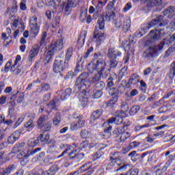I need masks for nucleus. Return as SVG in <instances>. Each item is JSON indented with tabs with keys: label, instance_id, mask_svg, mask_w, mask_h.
Returning a JSON list of instances; mask_svg holds the SVG:
<instances>
[{
	"label": "nucleus",
	"instance_id": "20e7f679",
	"mask_svg": "<svg viewBox=\"0 0 175 175\" xmlns=\"http://www.w3.org/2000/svg\"><path fill=\"white\" fill-rule=\"evenodd\" d=\"M68 151H72L69 154V157L71 159H75L77 162H80L83 158H84V153L83 152H80L76 154L77 151H79V144H73L72 146H69L66 150H64L60 155L57 157V159L62 158L68 152Z\"/></svg>",
	"mask_w": 175,
	"mask_h": 175
},
{
	"label": "nucleus",
	"instance_id": "bf43d9fd",
	"mask_svg": "<svg viewBox=\"0 0 175 175\" xmlns=\"http://www.w3.org/2000/svg\"><path fill=\"white\" fill-rule=\"evenodd\" d=\"M131 9H132V3H127L123 8V12H124V13H126L128 10H131Z\"/></svg>",
	"mask_w": 175,
	"mask_h": 175
},
{
	"label": "nucleus",
	"instance_id": "49530a36",
	"mask_svg": "<svg viewBox=\"0 0 175 175\" xmlns=\"http://www.w3.org/2000/svg\"><path fill=\"white\" fill-rule=\"evenodd\" d=\"M102 9H103V2L99 1L97 5L96 6V10L97 13H100V12H102Z\"/></svg>",
	"mask_w": 175,
	"mask_h": 175
},
{
	"label": "nucleus",
	"instance_id": "412c9836",
	"mask_svg": "<svg viewBox=\"0 0 175 175\" xmlns=\"http://www.w3.org/2000/svg\"><path fill=\"white\" fill-rule=\"evenodd\" d=\"M57 172H58V166L53 165L48 171L40 170L39 173H42V175H54Z\"/></svg>",
	"mask_w": 175,
	"mask_h": 175
},
{
	"label": "nucleus",
	"instance_id": "39448f33",
	"mask_svg": "<svg viewBox=\"0 0 175 175\" xmlns=\"http://www.w3.org/2000/svg\"><path fill=\"white\" fill-rule=\"evenodd\" d=\"M64 49V40L62 38L57 40L56 42H53L46 53V61L50 62L53 60V56L56 54L57 52L61 51Z\"/></svg>",
	"mask_w": 175,
	"mask_h": 175
},
{
	"label": "nucleus",
	"instance_id": "5701e85b",
	"mask_svg": "<svg viewBox=\"0 0 175 175\" xmlns=\"http://www.w3.org/2000/svg\"><path fill=\"white\" fill-rule=\"evenodd\" d=\"M102 110L100 109H98L96 111H95L94 112H93L92 116H91V124H94V121H95V120H98V118H100V117H102Z\"/></svg>",
	"mask_w": 175,
	"mask_h": 175
},
{
	"label": "nucleus",
	"instance_id": "393cba45",
	"mask_svg": "<svg viewBox=\"0 0 175 175\" xmlns=\"http://www.w3.org/2000/svg\"><path fill=\"white\" fill-rule=\"evenodd\" d=\"M72 55H73V47H69L65 55V62L66 64H69V62L70 61V58H72Z\"/></svg>",
	"mask_w": 175,
	"mask_h": 175
},
{
	"label": "nucleus",
	"instance_id": "c756f323",
	"mask_svg": "<svg viewBox=\"0 0 175 175\" xmlns=\"http://www.w3.org/2000/svg\"><path fill=\"white\" fill-rule=\"evenodd\" d=\"M25 128L26 131L28 132H31L33 128H35V124H33V121L29 120L25 124Z\"/></svg>",
	"mask_w": 175,
	"mask_h": 175
},
{
	"label": "nucleus",
	"instance_id": "de8ad7c7",
	"mask_svg": "<svg viewBox=\"0 0 175 175\" xmlns=\"http://www.w3.org/2000/svg\"><path fill=\"white\" fill-rule=\"evenodd\" d=\"M12 170H13V166H10L3 172L0 171V175H9L12 173Z\"/></svg>",
	"mask_w": 175,
	"mask_h": 175
},
{
	"label": "nucleus",
	"instance_id": "e2e57ef3",
	"mask_svg": "<svg viewBox=\"0 0 175 175\" xmlns=\"http://www.w3.org/2000/svg\"><path fill=\"white\" fill-rule=\"evenodd\" d=\"M16 140L15 139L14 137L12 136V135L8 137V144H14V143L16 142Z\"/></svg>",
	"mask_w": 175,
	"mask_h": 175
},
{
	"label": "nucleus",
	"instance_id": "1a4fd4ad",
	"mask_svg": "<svg viewBox=\"0 0 175 175\" xmlns=\"http://www.w3.org/2000/svg\"><path fill=\"white\" fill-rule=\"evenodd\" d=\"M121 55H122V53L115 48L110 47L109 49L107 56L108 58L111 59V61L108 62L109 64V68H116L117 66V61L114 59H116L117 57H121Z\"/></svg>",
	"mask_w": 175,
	"mask_h": 175
},
{
	"label": "nucleus",
	"instance_id": "72a5a7b5",
	"mask_svg": "<svg viewBox=\"0 0 175 175\" xmlns=\"http://www.w3.org/2000/svg\"><path fill=\"white\" fill-rule=\"evenodd\" d=\"M1 40H3V41L4 42L3 44L4 46H8V44H9L10 43H12V40H10V38H9V37H8L6 36V33H3L1 34Z\"/></svg>",
	"mask_w": 175,
	"mask_h": 175
},
{
	"label": "nucleus",
	"instance_id": "f03ea898",
	"mask_svg": "<svg viewBox=\"0 0 175 175\" xmlns=\"http://www.w3.org/2000/svg\"><path fill=\"white\" fill-rule=\"evenodd\" d=\"M88 72H83L79 75L75 83V87L74 92L75 94H79V102L82 106L87 105L88 98L85 96V90L90 87V83L88 82Z\"/></svg>",
	"mask_w": 175,
	"mask_h": 175
},
{
	"label": "nucleus",
	"instance_id": "2eb2a0df",
	"mask_svg": "<svg viewBox=\"0 0 175 175\" xmlns=\"http://www.w3.org/2000/svg\"><path fill=\"white\" fill-rule=\"evenodd\" d=\"M8 118L9 119L5 122V124H6L7 125H10V124H13L15 122L14 124V128H17V126H19L21 124V123L24 121V118H25V116L23 115L17 119L16 116H8Z\"/></svg>",
	"mask_w": 175,
	"mask_h": 175
},
{
	"label": "nucleus",
	"instance_id": "a18cd8bd",
	"mask_svg": "<svg viewBox=\"0 0 175 175\" xmlns=\"http://www.w3.org/2000/svg\"><path fill=\"white\" fill-rule=\"evenodd\" d=\"M111 129H113V127L111 126H109L107 129L104 130V132L105 133V139H107V137H110V136L111 135V133H110V131H111Z\"/></svg>",
	"mask_w": 175,
	"mask_h": 175
},
{
	"label": "nucleus",
	"instance_id": "37998d69",
	"mask_svg": "<svg viewBox=\"0 0 175 175\" xmlns=\"http://www.w3.org/2000/svg\"><path fill=\"white\" fill-rule=\"evenodd\" d=\"M59 124H61V116H59V114H57L53 119V125H55V126H58Z\"/></svg>",
	"mask_w": 175,
	"mask_h": 175
},
{
	"label": "nucleus",
	"instance_id": "f257e3e1",
	"mask_svg": "<svg viewBox=\"0 0 175 175\" xmlns=\"http://www.w3.org/2000/svg\"><path fill=\"white\" fill-rule=\"evenodd\" d=\"M113 18H114V12H107L99 16L94 33V39L98 46H100L105 40V33L102 31L105 29V22L110 21Z\"/></svg>",
	"mask_w": 175,
	"mask_h": 175
},
{
	"label": "nucleus",
	"instance_id": "69168bd1",
	"mask_svg": "<svg viewBox=\"0 0 175 175\" xmlns=\"http://www.w3.org/2000/svg\"><path fill=\"white\" fill-rule=\"evenodd\" d=\"M43 128L44 129V131H50V129H51V123L48 122L45 124H43Z\"/></svg>",
	"mask_w": 175,
	"mask_h": 175
},
{
	"label": "nucleus",
	"instance_id": "bb28decb",
	"mask_svg": "<svg viewBox=\"0 0 175 175\" xmlns=\"http://www.w3.org/2000/svg\"><path fill=\"white\" fill-rule=\"evenodd\" d=\"M158 158L159 156L157 154H150L148 158V163H157L158 162Z\"/></svg>",
	"mask_w": 175,
	"mask_h": 175
},
{
	"label": "nucleus",
	"instance_id": "7ed1b4c3",
	"mask_svg": "<svg viewBox=\"0 0 175 175\" xmlns=\"http://www.w3.org/2000/svg\"><path fill=\"white\" fill-rule=\"evenodd\" d=\"M88 70L89 73H94V72L101 73L105 75V77H107L111 72L110 68H107L106 61L103 59H97L96 64L90 63L88 66Z\"/></svg>",
	"mask_w": 175,
	"mask_h": 175
},
{
	"label": "nucleus",
	"instance_id": "6ab92c4d",
	"mask_svg": "<svg viewBox=\"0 0 175 175\" xmlns=\"http://www.w3.org/2000/svg\"><path fill=\"white\" fill-rule=\"evenodd\" d=\"M163 13L167 18H173L175 16V7H170L165 9Z\"/></svg>",
	"mask_w": 175,
	"mask_h": 175
},
{
	"label": "nucleus",
	"instance_id": "4d7b16f0",
	"mask_svg": "<svg viewBox=\"0 0 175 175\" xmlns=\"http://www.w3.org/2000/svg\"><path fill=\"white\" fill-rule=\"evenodd\" d=\"M43 122H44V117H42L38 120V128L40 129L43 128Z\"/></svg>",
	"mask_w": 175,
	"mask_h": 175
},
{
	"label": "nucleus",
	"instance_id": "864d4df0",
	"mask_svg": "<svg viewBox=\"0 0 175 175\" xmlns=\"http://www.w3.org/2000/svg\"><path fill=\"white\" fill-rule=\"evenodd\" d=\"M138 146H140V142H138L136 141L130 143L129 145L131 150H133L134 148H136V147H137Z\"/></svg>",
	"mask_w": 175,
	"mask_h": 175
},
{
	"label": "nucleus",
	"instance_id": "2f4dec72",
	"mask_svg": "<svg viewBox=\"0 0 175 175\" xmlns=\"http://www.w3.org/2000/svg\"><path fill=\"white\" fill-rule=\"evenodd\" d=\"M27 144L29 147H35V146H38L39 144V139H33L31 138L28 140Z\"/></svg>",
	"mask_w": 175,
	"mask_h": 175
},
{
	"label": "nucleus",
	"instance_id": "c03bdc74",
	"mask_svg": "<svg viewBox=\"0 0 175 175\" xmlns=\"http://www.w3.org/2000/svg\"><path fill=\"white\" fill-rule=\"evenodd\" d=\"M80 21L82 23H85V20H87V10L83 11L81 13L80 17H79Z\"/></svg>",
	"mask_w": 175,
	"mask_h": 175
},
{
	"label": "nucleus",
	"instance_id": "0eeeda50",
	"mask_svg": "<svg viewBox=\"0 0 175 175\" xmlns=\"http://www.w3.org/2000/svg\"><path fill=\"white\" fill-rule=\"evenodd\" d=\"M81 136L83 139H92V140H90V143H89L87 141L83 142L81 144V147L82 148H87V147H88V148H92L95 147L96 144H98V139H96V137L91 134V133L88 130H85V129L82 130L81 131Z\"/></svg>",
	"mask_w": 175,
	"mask_h": 175
},
{
	"label": "nucleus",
	"instance_id": "09e8293b",
	"mask_svg": "<svg viewBox=\"0 0 175 175\" xmlns=\"http://www.w3.org/2000/svg\"><path fill=\"white\" fill-rule=\"evenodd\" d=\"M126 68L124 67L119 72V79H122L124 76H126Z\"/></svg>",
	"mask_w": 175,
	"mask_h": 175
},
{
	"label": "nucleus",
	"instance_id": "a19ab883",
	"mask_svg": "<svg viewBox=\"0 0 175 175\" xmlns=\"http://www.w3.org/2000/svg\"><path fill=\"white\" fill-rule=\"evenodd\" d=\"M93 99H98L102 96V91L101 90H95L93 92L92 94Z\"/></svg>",
	"mask_w": 175,
	"mask_h": 175
},
{
	"label": "nucleus",
	"instance_id": "8fccbe9b",
	"mask_svg": "<svg viewBox=\"0 0 175 175\" xmlns=\"http://www.w3.org/2000/svg\"><path fill=\"white\" fill-rule=\"evenodd\" d=\"M162 4V0H151V6H159Z\"/></svg>",
	"mask_w": 175,
	"mask_h": 175
},
{
	"label": "nucleus",
	"instance_id": "aec40b11",
	"mask_svg": "<svg viewBox=\"0 0 175 175\" xmlns=\"http://www.w3.org/2000/svg\"><path fill=\"white\" fill-rule=\"evenodd\" d=\"M62 0H46V3L52 9H58Z\"/></svg>",
	"mask_w": 175,
	"mask_h": 175
},
{
	"label": "nucleus",
	"instance_id": "c9c22d12",
	"mask_svg": "<svg viewBox=\"0 0 175 175\" xmlns=\"http://www.w3.org/2000/svg\"><path fill=\"white\" fill-rule=\"evenodd\" d=\"M109 95L113 96H118V94H120V90H118V88H112L109 90Z\"/></svg>",
	"mask_w": 175,
	"mask_h": 175
},
{
	"label": "nucleus",
	"instance_id": "9d476101",
	"mask_svg": "<svg viewBox=\"0 0 175 175\" xmlns=\"http://www.w3.org/2000/svg\"><path fill=\"white\" fill-rule=\"evenodd\" d=\"M115 26L116 28H123L124 32L129 31V28H131V18L126 16L120 17L116 20Z\"/></svg>",
	"mask_w": 175,
	"mask_h": 175
},
{
	"label": "nucleus",
	"instance_id": "052dcab7",
	"mask_svg": "<svg viewBox=\"0 0 175 175\" xmlns=\"http://www.w3.org/2000/svg\"><path fill=\"white\" fill-rule=\"evenodd\" d=\"M46 38H47V33L44 32L42 33V38H41V42H40V46L42 44H44V42H46Z\"/></svg>",
	"mask_w": 175,
	"mask_h": 175
},
{
	"label": "nucleus",
	"instance_id": "473e14b6",
	"mask_svg": "<svg viewBox=\"0 0 175 175\" xmlns=\"http://www.w3.org/2000/svg\"><path fill=\"white\" fill-rule=\"evenodd\" d=\"M111 162L107 165V169H112L114 166H118V163H117V159L113 157H111Z\"/></svg>",
	"mask_w": 175,
	"mask_h": 175
},
{
	"label": "nucleus",
	"instance_id": "c85d7f7f",
	"mask_svg": "<svg viewBox=\"0 0 175 175\" xmlns=\"http://www.w3.org/2000/svg\"><path fill=\"white\" fill-rule=\"evenodd\" d=\"M37 139H39V142H41V143H47V142H49L50 139V135L49 133L44 135L41 134Z\"/></svg>",
	"mask_w": 175,
	"mask_h": 175
},
{
	"label": "nucleus",
	"instance_id": "6e6552de",
	"mask_svg": "<svg viewBox=\"0 0 175 175\" xmlns=\"http://www.w3.org/2000/svg\"><path fill=\"white\" fill-rule=\"evenodd\" d=\"M169 23L166 18H164L162 15H159L156 16L154 19L152 20V21L146 25L145 27H144L143 31L144 33H146L148 29H150V28H152V27H157V25H159V27H165Z\"/></svg>",
	"mask_w": 175,
	"mask_h": 175
},
{
	"label": "nucleus",
	"instance_id": "58836bf2",
	"mask_svg": "<svg viewBox=\"0 0 175 175\" xmlns=\"http://www.w3.org/2000/svg\"><path fill=\"white\" fill-rule=\"evenodd\" d=\"M128 102L129 101L124 102L121 106V110L123 113H126L129 110V103Z\"/></svg>",
	"mask_w": 175,
	"mask_h": 175
},
{
	"label": "nucleus",
	"instance_id": "f8f14e48",
	"mask_svg": "<svg viewBox=\"0 0 175 175\" xmlns=\"http://www.w3.org/2000/svg\"><path fill=\"white\" fill-rule=\"evenodd\" d=\"M69 66L68 63H66L62 60L61 59H56L53 64V72L55 73H61V72H64L66 68Z\"/></svg>",
	"mask_w": 175,
	"mask_h": 175
},
{
	"label": "nucleus",
	"instance_id": "f3484780",
	"mask_svg": "<svg viewBox=\"0 0 175 175\" xmlns=\"http://www.w3.org/2000/svg\"><path fill=\"white\" fill-rule=\"evenodd\" d=\"M79 5V0H68L67 4L65 7L64 12L67 16L70 14L72 8H76Z\"/></svg>",
	"mask_w": 175,
	"mask_h": 175
},
{
	"label": "nucleus",
	"instance_id": "a211bd4d",
	"mask_svg": "<svg viewBox=\"0 0 175 175\" xmlns=\"http://www.w3.org/2000/svg\"><path fill=\"white\" fill-rule=\"evenodd\" d=\"M39 50H40V48L38 45H34L29 51V53L27 57L28 61L31 62L33 59H35V57H37L38 54H39Z\"/></svg>",
	"mask_w": 175,
	"mask_h": 175
},
{
	"label": "nucleus",
	"instance_id": "4468645a",
	"mask_svg": "<svg viewBox=\"0 0 175 175\" xmlns=\"http://www.w3.org/2000/svg\"><path fill=\"white\" fill-rule=\"evenodd\" d=\"M29 27L31 29V35L36 37L39 35V25H38V18L36 16H33L30 18Z\"/></svg>",
	"mask_w": 175,
	"mask_h": 175
},
{
	"label": "nucleus",
	"instance_id": "5fc2aeb1",
	"mask_svg": "<svg viewBox=\"0 0 175 175\" xmlns=\"http://www.w3.org/2000/svg\"><path fill=\"white\" fill-rule=\"evenodd\" d=\"M113 122L116 124L115 118H110L108 120L107 122L103 123V126H109L110 124H113Z\"/></svg>",
	"mask_w": 175,
	"mask_h": 175
},
{
	"label": "nucleus",
	"instance_id": "338daca9",
	"mask_svg": "<svg viewBox=\"0 0 175 175\" xmlns=\"http://www.w3.org/2000/svg\"><path fill=\"white\" fill-rule=\"evenodd\" d=\"M170 75H172V76H175V62H174L171 64Z\"/></svg>",
	"mask_w": 175,
	"mask_h": 175
},
{
	"label": "nucleus",
	"instance_id": "680f3d73",
	"mask_svg": "<svg viewBox=\"0 0 175 175\" xmlns=\"http://www.w3.org/2000/svg\"><path fill=\"white\" fill-rule=\"evenodd\" d=\"M7 99H8V98L6 97V96H1L0 97V106L5 105V103H6Z\"/></svg>",
	"mask_w": 175,
	"mask_h": 175
},
{
	"label": "nucleus",
	"instance_id": "4be33fe9",
	"mask_svg": "<svg viewBox=\"0 0 175 175\" xmlns=\"http://www.w3.org/2000/svg\"><path fill=\"white\" fill-rule=\"evenodd\" d=\"M85 36H87V31H82L77 40V44H79V47H83V46H84V43L85 42Z\"/></svg>",
	"mask_w": 175,
	"mask_h": 175
},
{
	"label": "nucleus",
	"instance_id": "423d86ee",
	"mask_svg": "<svg viewBox=\"0 0 175 175\" xmlns=\"http://www.w3.org/2000/svg\"><path fill=\"white\" fill-rule=\"evenodd\" d=\"M169 41L165 40L160 42L159 44L149 47L144 53V57L146 58H151V57H154L155 54H158V53H162L163 50H165L167 47V44Z\"/></svg>",
	"mask_w": 175,
	"mask_h": 175
},
{
	"label": "nucleus",
	"instance_id": "603ef678",
	"mask_svg": "<svg viewBox=\"0 0 175 175\" xmlns=\"http://www.w3.org/2000/svg\"><path fill=\"white\" fill-rule=\"evenodd\" d=\"M105 86V82L98 81L94 85L96 88H100V90H103V88Z\"/></svg>",
	"mask_w": 175,
	"mask_h": 175
},
{
	"label": "nucleus",
	"instance_id": "a878e982",
	"mask_svg": "<svg viewBox=\"0 0 175 175\" xmlns=\"http://www.w3.org/2000/svg\"><path fill=\"white\" fill-rule=\"evenodd\" d=\"M139 82V76L137 75H133L130 77L129 81L127 83L128 85H131L133 84V85H136Z\"/></svg>",
	"mask_w": 175,
	"mask_h": 175
},
{
	"label": "nucleus",
	"instance_id": "4c0bfd02",
	"mask_svg": "<svg viewBox=\"0 0 175 175\" xmlns=\"http://www.w3.org/2000/svg\"><path fill=\"white\" fill-rule=\"evenodd\" d=\"M167 167H169V164L166 163L162 168L157 170L156 175H161L162 173L167 170Z\"/></svg>",
	"mask_w": 175,
	"mask_h": 175
},
{
	"label": "nucleus",
	"instance_id": "e433bc0d",
	"mask_svg": "<svg viewBox=\"0 0 175 175\" xmlns=\"http://www.w3.org/2000/svg\"><path fill=\"white\" fill-rule=\"evenodd\" d=\"M129 137H131V133L126 131L124 132L122 134H120V142H125Z\"/></svg>",
	"mask_w": 175,
	"mask_h": 175
},
{
	"label": "nucleus",
	"instance_id": "dca6fc26",
	"mask_svg": "<svg viewBox=\"0 0 175 175\" xmlns=\"http://www.w3.org/2000/svg\"><path fill=\"white\" fill-rule=\"evenodd\" d=\"M74 118H76L77 120L71 124L70 129L72 131H76V129L83 128L85 125V121L83 120L79 115H74Z\"/></svg>",
	"mask_w": 175,
	"mask_h": 175
},
{
	"label": "nucleus",
	"instance_id": "79ce46f5",
	"mask_svg": "<svg viewBox=\"0 0 175 175\" xmlns=\"http://www.w3.org/2000/svg\"><path fill=\"white\" fill-rule=\"evenodd\" d=\"M124 118H122V116L118 115L115 117V124H116V125H120V124H122Z\"/></svg>",
	"mask_w": 175,
	"mask_h": 175
},
{
	"label": "nucleus",
	"instance_id": "cd10ccee",
	"mask_svg": "<svg viewBox=\"0 0 175 175\" xmlns=\"http://www.w3.org/2000/svg\"><path fill=\"white\" fill-rule=\"evenodd\" d=\"M117 100H118V96H115L112 97L109 100V102L107 103V106L108 107H114V106L117 103Z\"/></svg>",
	"mask_w": 175,
	"mask_h": 175
},
{
	"label": "nucleus",
	"instance_id": "7c9ffc66",
	"mask_svg": "<svg viewBox=\"0 0 175 175\" xmlns=\"http://www.w3.org/2000/svg\"><path fill=\"white\" fill-rule=\"evenodd\" d=\"M122 46L123 49H124L125 51H129L131 50V46H132V43L128 42V40H124L122 42Z\"/></svg>",
	"mask_w": 175,
	"mask_h": 175
},
{
	"label": "nucleus",
	"instance_id": "f704fd0d",
	"mask_svg": "<svg viewBox=\"0 0 175 175\" xmlns=\"http://www.w3.org/2000/svg\"><path fill=\"white\" fill-rule=\"evenodd\" d=\"M102 75H103V74H102L100 72H97L95 75V76L92 78V83L96 84V83L100 81V79L102 77Z\"/></svg>",
	"mask_w": 175,
	"mask_h": 175
},
{
	"label": "nucleus",
	"instance_id": "ea45409f",
	"mask_svg": "<svg viewBox=\"0 0 175 175\" xmlns=\"http://www.w3.org/2000/svg\"><path fill=\"white\" fill-rule=\"evenodd\" d=\"M139 110L140 107H139V105L133 107L129 111L130 116H135V114H136V113H137Z\"/></svg>",
	"mask_w": 175,
	"mask_h": 175
},
{
	"label": "nucleus",
	"instance_id": "774afa93",
	"mask_svg": "<svg viewBox=\"0 0 175 175\" xmlns=\"http://www.w3.org/2000/svg\"><path fill=\"white\" fill-rule=\"evenodd\" d=\"M21 133L20 131H15L12 135L14 137L15 140H18V137H20Z\"/></svg>",
	"mask_w": 175,
	"mask_h": 175
},
{
	"label": "nucleus",
	"instance_id": "13d9d810",
	"mask_svg": "<svg viewBox=\"0 0 175 175\" xmlns=\"http://www.w3.org/2000/svg\"><path fill=\"white\" fill-rule=\"evenodd\" d=\"M164 133H165V131H159V133L154 134L153 137H154V139L157 140V139H159L162 137Z\"/></svg>",
	"mask_w": 175,
	"mask_h": 175
},
{
	"label": "nucleus",
	"instance_id": "9b49d317",
	"mask_svg": "<svg viewBox=\"0 0 175 175\" xmlns=\"http://www.w3.org/2000/svg\"><path fill=\"white\" fill-rule=\"evenodd\" d=\"M165 30H152L148 36V42H157V40H161L165 37Z\"/></svg>",
	"mask_w": 175,
	"mask_h": 175
},
{
	"label": "nucleus",
	"instance_id": "0e129e2a",
	"mask_svg": "<svg viewBox=\"0 0 175 175\" xmlns=\"http://www.w3.org/2000/svg\"><path fill=\"white\" fill-rule=\"evenodd\" d=\"M155 139V137L153 135H149L148 137H146V142H148V143H152Z\"/></svg>",
	"mask_w": 175,
	"mask_h": 175
},
{
	"label": "nucleus",
	"instance_id": "3c124183",
	"mask_svg": "<svg viewBox=\"0 0 175 175\" xmlns=\"http://www.w3.org/2000/svg\"><path fill=\"white\" fill-rule=\"evenodd\" d=\"M18 25H20V21L18 19H14L12 23L11 27L12 29H16Z\"/></svg>",
	"mask_w": 175,
	"mask_h": 175
},
{
	"label": "nucleus",
	"instance_id": "b1692460",
	"mask_svg": "<svg viewBox=\"0 0 175 175\" xmlns=\"http://www.w3.org/2000/svg\"><path fill=\"white\" fill-rule=\"evenodd\" d=\"M71 94H72V89L67 88L64 92L62 93L60 96V99L62 100H66V99L69 98Z\"/></svg>",
	"mask_w": 175,
	"mask_h": 175
},
{
	"label": "nucleus",
	"instance_id": "6e6d98bb",
	"mask_svg": "<svg viewBox=\"0 0 175 175\" xmlns=\"http://www.w3.org/2000/svg\"><path fill=\"white\" fill-rule=\"evenodd\" d=\"M11 72H14L15 75H20V73H21V70L20 68H16V66L13 65L11 67Z\"/></svg>",
	"mask_w": 175,
	"mask_h": 175
},
{
	"label": "nucleus",
	"instance_id": "ddd939ff",
	"mask_svg": "<svg viewBox=\"0 0 175 175\" xmlns=\"http://www.w3.org/2000/svg\"><path fill=\"white\" fill-rule=\"evenodd\" d=\"M58 106H59V102L57 99H55L46 105L45 109L41 107L38 110V113H43L45 111V113L49 114V113H51L52 110H57Z\"/></svg>",
	"mask_w": 175,
	"mask_h": 175
}]
</instances>
